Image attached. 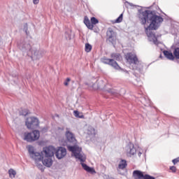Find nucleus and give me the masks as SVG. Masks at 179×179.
<instances>
[{
  "mask_svg": "<svg viewBox=\"0 0 179 179\" xmlns=\"http://www.w3.org/2000/svg\"><path fill=\"white\" fill-rule=\"evenodd\" d=\"M43 166H45V167H51V166H52V163H54V161H52V159L51 157H44L43 159L41 160Z\"/></svg>",
  "mask_w": 179,
  "mask_h": 179,
  "instance_id": "15",
  "label": "nucleus"
},
{
  "mask_svg": "<svg viewBox=\"0 0 179 179\" xmlns=\"http://www.w3.org/2000/svg\"><path fill=\"white\" fill-rule=\"evenodd\" d=\"M172 163H173L174 166H176V164H177V163H179V157L176 159H173L172 160Z\"/></svg>",
  "mask_w": 179,
  "mask_h": 179,
  "instance_id": "35",
  "label": "nucleus"
},
{
  "mask_svg": "<svg viewBox=\"0 0 179 179\" xmlns=\"http://www.w3.org/2000/svg\"><path fill=\"white\" fill-rule=\"evenodd\" d=\"M25 125L28 129H34L31 132L24 133V141L33 143L40 139V131L37 128L40 127V120L36 117H27L25 120Z\"/></svg>",
  "mask_w": 179,
  "mask_h": 179,
  "instance_id": "2",
  "label": "nucleus"
},
{
  "mask_svg": "<svg viewBox=\"0 0 179 179\" xmlns=\"http://www.w3.org/2000/svg\"><path fill=\"white\" fill-rule=\"evenodd\" d=\"M72 31H71L70 29H68L65 31L64 34V37L66 38V40H71L72 39Z\"/></svg>",
  "mask_w": 179,
  "mask_h": 179,
  "instance_id": "21",
  "label": "nucleus"
},
{
  "mask_svg": "<svg viewBox=\"0 0 179 179\" xmlns=\"http://www.w3.org/2000/svg\"><path fill=\"white\" fill-rule=\"evenodd\" d=\"M67 149L69 152H71L73 156H74L76 159L80 160L81 166L85 171L90 174H96V170H94V168L90 167L87 164H85L86 159L83 158V155L80 153L82 152V148L79 147V145H68Z\"/></svg>",
  "mask_w": 179,
  "mask_h": 179,
  "instance_id": "3",
  "label": "nucleus"
},
{
  "mask_svg": "<svg viewBox=\"0 0 179 179\" xmlns=\"http://www.w3.org/2000/svg\"><path fill=\"white\" fill-rule=\"evenodd\" d=\"M101 62H102V64H105V65H109L110 66H112V68L116 71L122 72V73H125V75L129 76L131 73H132L131 71H127L121 68V66H120L118 63L114 60V59H108L107 57H103L101 58Z\"/></svg>",
  "mask_w": 179,
  "mask_h": 179,
  "instance_id": "4",
  "label": "nucleus"
},
{
  "mask_svg": "<svg viewBox=\"0 0 179 179\" xmlns=\"http://www.w3.org/2000/svg\"><path fill=\"white\" fill-rule=\"evenodd\" d=\"M124 18V14L122 13L120 16L114 21V23H121L122 22V19Z\"/></svg>",
  "mask_w": 179,
  "mask_h": 179,
  "instance_id": "29",
  "label": "nucleus"
},
{
  "mask_svg": "<svg viewBox=\"0 0 179 179\" xmlns=\"http://www.w3.org/2000/svg\"><path fill=\"white\" fill-rule=\"evenodd\" d=\"M73 115L76 118H85V116L83 115H80V113L78 110H74Z\"/></svg>",
  "mask_w": 179,
  "mask_h": 179,
  "instance_id": "30",
  "label": "nucleus"
},
{
  "mask_svg": "<svg viewBox=\"0 0 179 179\" xmlns=\"http://www.w3.org/2000/svg\"><path fill=\"white\" fill-rule=\"evenodd\" d=\"M90 22L92 26H94L95 24H97L99 23V20L97 18H96V17H92L90 18Z\"/></svg>",
  "mask_w": 179,
  "mask_h": 179,
  "instance_id": "28",
  "label": "nucleus"
},
{
  "mask_svg": "<svg viewBox=\"0 0 179 179\" xmlns=\"http://www.w3.org/2000/svg\"><path fill=\"white\" fill-rule=\"evenodd\" d=\"M19 114H20V115H22V117H26V115H29V110L20 109Z\"/></svg>",
  "mask_w": 179,
  "mask_h": 179,
  "instance_id": "23",
  "label": "nucleus"
},
{
  "mask_svg": "<svg viewBox=\"0 0 179 179\" xmlns=\"http://www.w3.org/2000/svg\"><path fill=\"white\" fill-rule=\"evenodd\" d=\"M106 41L113 47H115V44H117V36L112 28H108L106 31Z\"/></svg>",
  "mask_w": 179,
  "mask_h": 179,
  "instance_id": "6",
  "label": "nucleus"
},
{
  "mask_svg": "<svg viewBox=\"0 0 179 179\" xmlns=\"http://www.w3.org/2000/svg\"><path fill=\"white\" fill-rule=\"evenodd\" d=\"M65 136H66V143L67 144L66 145L67 148L68 146H71V145H69V143H71L73 146H75V145L78 146V145H76V138L75 137V134H73V133L68 130V128H66Z\"/></svg>",
  "mask_w": 179,
  "mask_h": 179,
  "instance_id": "8",
  "label": "nucleus"
},
{
  "mask_svg": "<svg viewBox=\"0 0 179 179\" xmlns=\"http://www.w3.org/2000/svg\"><path fill=\"white\" fill-rule=\"evenodd\" d=\"M8 174L10 178H15V176H16V171H15L13 169H10L8 170Z\"/></svg>",
  "mask_w": 179,
  "mask_h": 179,
  "instance_id": "26",
  "label": "nucleus"
},
{
  "mask_svg": "<svg viewBox=\"0 0 179 179\" xmlns=\"http://www.w3.org/2000/svg\"><path fill=\"white\" fill-rule=\"evenodd\" d=\"M84 24H85V26H87V29H89L90 30H93V27H94V26L92 24L90 20H89V17H87V16H85L84 17Z\"/></svg>",
  "mask_w": 179,
  "mask_h": 179,
  "instance_id": "18",
  "label": "nucleus"
},
{
  "mask_svg": "<svg viewBox=\"0 0 179 179\" xmlns=\"http://www.w3.org/2000/svg\"><path fill=\"white\" fill-rule=\"evenodd\" d=\"M107 93H109V94H111L112 96H115L116 94H118V90L114 89V88H109L106 90Z\"/></svg>",
  "mask_w": 179,
  "mask_h": 179,
  "instance_id": "20",
  "label": "nucleus"
},
{
  "mask_svg": "<svg viewBox=\"0 0 179 179\" xmlns=\"http://www.w3.org/2000/svg\"><path fill=\"white\" fill-rule=\"evenodd\" d=\"M28 152L30 155V157L34 159L35 163H38V162H41L43 159H44L43 152L40 153L34 151V148H33V146L29 148Z\"/></svg>",
  "mask_w": 179,
  "mask_h": 179,
  "instance_id": "7",
  "label": "nucleus"
},
{
  "mask_svg": "<svg viewBox=\"0 0 179 179\" xmlns=\"http://www.w3.org/2000/svg\"><path fill=\"white\" fill-rule=\"evenodd\" d=\"M31 58L34 61V59H41L44 55V50L41 49L32 48L31 50Z\"/></svg>",
  "mask_w": 179,
  "mask_h": 179,
  "instance_id": "10",
  "label": "nucleus"
},
{
  "mask_svg": "<svg viewBox=\"0 0 179 179\" xmlns=\"http://www.w3.org/2000/svg\"><path fill=\"white\" fill-rule=\"evenodd\" d=\"M126 152L129 157H131V156H134V155H136V148H135L134 143L130 142L127 145Z\"/></svg>",
  "mask_w": 179,
  "mask_h": 179,
  "instance_id": "14",
  "label": "nucleus"
},
{
  "mask_svg": "<svg viewBox=\"0 0 179 179\" xmlns=\"http://www.w3.org/2000/svg\"><path fill=\"white\" fill-rule=\"evenodd\" d=\"M163 54H164V57L166 58H167V59H169L170 61H174V59H175L174 53H173L169 50H164L163 51Z\"/></svg>",
  "mask_w": 179,
  "mask_h": 179,
  "instance_id": "17",
  "label": "nucleus"
},
{
  "mask_svg": "<svg viewBox=\"0 0 179 179\" xmlns=\"http://www.w3.org/2000/svg\"><path fill=\"white\" fill-rule=\"evenodd\" d=\"M48 130V129H47V127H43V128L42 129V132H47Z\"/></svg>",
  "mask_w": 179,
  "mask_h": 179,
  "instance_id": "37",
  "label": "nucleus"
},
{
  "mask_svg": "<svg viewBox=\"0 0 179 179\" xmlns=\"http://www.w3.org/2000/svg\"><path fill=\"white\" fill-rule=\"evenodd\" d=\"M55 155L58 160L64 159L66 156V148L65 147H59L57 149H55Z\"/></svg>",
  "mask_w": 179,
  "mask_h": 179,
  "instance_id": "12",
  "label": "nucleus"
},
{
  "mask_svg": "<svg viewBox=\"0 0 179 179\" xmlns=\"http://www.w3.org/2000/svg\"><path fill=\"white\" fill-rule=\"evenodd\" d=\"M92 45H90V43H85V52H90V51H92Z\"/></svg>",
  "mask_w": 179,
  "mask_h": 179,
  "instance_id": "27",
  "label": "nucleus"
},
{
  "mask_svg": "<svg viewBox=\"0 0 179 179\" xmlns=\"http://www.w3.org/2000/svg\"><path fill=\"white\" fill-rule=\"evenodd\" d=\"M132 69L138 71L140 73H143V63L138 61V63H136V65L132 66Z\"/></svg>",
  "mask_w": 179,
  "mask_h": 179,
  "instance_id": "16",
  "label": "nucleus"
},
{
  "mask_svg": "<svg viewBox=\"0 0 179 179\" xmlns=\"http://www.w3.org/2000/svg\"><path fill=\"white\" fill-rule=\"evenodd\" d=\"M138 157H141V156H142V152L141 151L138 152Z\"/></svg>",
  "mask_w": 179,
  "mask_h": 179,
  "instance_id": "38",
  "label": "nucleus"
},
{
  "mask_svg": "<svg viewBox=\"0 0 179 179\" xmlns=\"http://www.w3.org/2000/svg\"><path fill=\"white\" fill-rule=\"evenodd\" d=\"M88 135H96V129L93 127H88Z\"/></svg>",
  "mask_w": 179,
  "mask_h": 179,
  "instance_id": "25",
  "label": "nucleus"
},
{
  "mask_svg": "<svg viewBox=\"0 0 179 179\" xmlns=\"http://www.w3.org/2000/svg\"><path fill=\"white\" fill-rule=\"evenodd\" d=\"M36 166H37L38 169H39V170H41V171H42V172L44 171L45 168H44V166H43V164H38V163H36Z\"/></svg>",
  "mask_w": 179,
  "mask_h": 179,
  "instance_id": "32",
  "label": "nucleus"
},
{
  "mask_svg": "<svg viewBox=\"0 0 179 179\" xmlns=\"http://www.w3.org/2000/svg\"><path fill=\"white\" fill-rule=\"evenodd\" d=\"M17 47L20 51H22L24 54H27V55H29L31 52V45L29 42H26L23 40H20V43H17Z\"/></svg>",
  "mask_w": 179,
  "mask_h": 179,
  "instance_id": "5",
  "label": "nucleus"
},
{
  "mask_svg": "<svg viewBox=\"0 0 179 179\" xmlns=\"http://www.w3.org/2000/svg\"><path fill=\"white\" fill-rule=\"evenodd\" d=\"M110 57L113 59H115L116 61H120L121 60V55L120 53H111Z\"/></svg>",
  "mask_w": 179,
  "mask_h": 179,
  "instance_id": "22",
  "label": "nucleus"
},
{
  "mask_svg": "<svg viewBox=\"0 0 179 179\" xmlns=\"http://www.w3.org/2000/svg\"><path fill=\"white\" fill-rule=\"evenodd\" d=\"M169 170H171V173H177V167L175 166H170Z\"/></svg>",
  "mask_w": 179,
  "mask_h": 179,
  "instance_id": "33",
  "label": "nucleus"
},
{
  "mask_svg": "<svg viewBox=\"0 0 179 179\" xmlns=\"http://www.w3.org/2000/svg\"><path fill=\"white\" fill-rule=\"evenodd\" d=\"M69 82H71V78H67L64 83V86H68L69 85Z\"/></svg>",
  "mask_w": 179,
  "mask_h": 179,
  "instance_id": "34",
  "label": "nucleus"
},
{
  "mask_svg": "<svg viewBox=\"0 0 179 179\" xmlns=\"http://www.w3.org/2000/svg\"><path fill=\"white\" fill-rule=\"evenodd\" d=\"M125 57L127 62H129V64L131 65V66L133 65H136V64L139 62V59H138V57L136 56V55L132 52L127 53Z\"/></svg>",
  "mask_w": 179,
  "mask_h": 179,
  "instance_id": "11",
  "label": "nucleus"
},
{
  "mask_svg": "<svg viewBox=\"0 0 179 179\" xmlns=\"http://www.w3.org/2000/svg\"><path fill=\"white\" fill-rule=\"evenodd\" d=\"M38 2H40V0H33V3L34 5H37L38 3Z\"/></svg>",
  "mask_w": 179,
  "mask_h": 179,
  "instance_id": "36",
  "label": "nucleus"
},
{
  "mask_svg": "<svg viewBox=\"0 0 179 179\" xmlns=\"http://www.w3.org/2000/svg\"><path fill=\"white\" fill-rule=\"evenodd\" d=\"M129 6H134V8H141L138 9L137 16L140 20L141 24L142 26H146L148 23L149 25L145 27V31L148 38V41L154 44H157V36L156 35V30L162 26V23L165 20H169V16L164 12L161 11L166 17L164 18L159 12L156 10L152 9V6L143 7L138 5H134L132 3L126 1Z\"/></svg>",
  "mask_w": 179,
  "mask_h": 179,
  "instance_id": "1",
  "label": "nucleus"
},
{
  "mask_svg": "<svg viewBox=\"0 0 179 179\" xmlns=\"http://www.w3.org/2000/svg\"><path fill=\"white\" fill-rule=\"evenodd\" d=\"M133 177L134 179H156L155 176H152L149 174H143V172L140 170H135L133 171Z\"/></svg>",
  "mask_w": 179,
  "mask_h": 179,
  "instance_id": "9",
  "label": "nucleus"
},
{
  "mask_svg": "<svg viewBox=\"0 0 179 179\" xmlns=\"http://www.w3.org/2000/svg\"><path fill=\"white\" fill-rule=\"evenodd\" d=\"M85 85H88L87 83H85Z\"/></svg>",
  "mask_w": 179,
  "mask_h": 179,
  "instance_id": "41",
  "label": "nucleus"
},
{
  "mask_svg": "<svg viewBox=\"0 0 179 179\" xmlns=\"http://www.w3.org/2000/svg\"><path fill=\"white\" fill-rule=\"evenodd\" d=\"M43 152L44 153L45 157H52L55 155V148L52 145L43 148Z\"/></svg>",
  "mask_w": 179,
  "mask_h": 179,
  "instance_id": "13",
  "label": "nucleus"
},
{
  "mask_svg": "<svg viewBox=\"0 0 179 179\" xmlns=\"http://www.w3.org/2000/svg\"><path fill=\"white\" fill-rule=\"evenodd\" d=\"M173 56L176 59H179V47L173 49Z\"/></svg>",
  "mask_w": 179,
  "mask_h": 179,
  "instance_id": "24",
  "label": "nucleus"
},
{
  "mask_svg": "<svg viewBox=\"0 0 179 179\" xmlns=\"http://www.w3.org/2000/svg\"><path fill=\"white\" fill-rule=\"evenodd\" d=\"M127 166H128L127 160L121 159L118 164V169L120 170H124V169H127Z\"/></svg>",
  "mask_w": 179,
  "mask_h": 179,
  "instance_id": "19",
  "label": "nucleus"
},
{
  "mask_svg": "<svg viewBox=\"0 0 179 179\" xmlns=\"http://www.w3.org/2000/svg\"><path fill=\"white\" fill-rule=\"evenodd\" d=\"M137 86H138V87L142 86V83H141V82H140V83H139V84H138V85H137Z\"/></svg>",
  "mask_w": 179,
  "mask_h": 179,
  "instance_id": "40",
  "label": "nucleus"
},
{
  "mask_svg": "<svg viewBox=\"0 0 179 179\" xmlns=\"http://www.w3.org/2000/svg\"><path fill=\"white\" fill-rule=\"evenodd\" d=\"M29 27H28V25H27V23H25L24 24V28H23V31H24V33L27 35V36H29V34H30V33L29 32Z\"/></svg>",
  "mask_w": 179,
  "mask_h": 179,
  "instance_id": "31",
  "label": "nucleus"
},
{
  "mask_svg": "<svg viewBox=\"0 0 179 179\" xmlns=\"http://www.w3.org/2000/svg\"><path fill=\"white\" fill-rule=\"evenodd\" d=\"M159 58H161V59H163V55L162 54L159 55Z\"/></svg>",
  "mask_w": 179,
  "mask_h": 179,
  "instance_id": "39",
  "label": "nucleus"
}]
</instances>
